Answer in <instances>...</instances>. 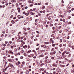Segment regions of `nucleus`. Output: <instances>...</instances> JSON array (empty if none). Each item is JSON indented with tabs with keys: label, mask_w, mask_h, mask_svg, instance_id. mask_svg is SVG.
Returning <instances> with one entry per match:
<instances>
[{
	"label": "nucleus",
	"mask_w": 74,
	"mask_h": 74,
	"mask_svg": "<svg viewBox=\"0 0 74 74\" xmlns=\"http://www.w3.org/2000/svg\"><path fill=\"white\" fill-rule=\"evenodd\" d=\"M64 55H65V53H64V52H63L62 53V56L63 58H65L64 56Z\"/></svg>",
	"instance_id": "1"
},
{
	"label": "nucleus",
	"mask_w": 74,
	"mask_h": 74,
	"mask_svg": "<svg viewBox=\"0 0 74 74\" xmlns=\"http://www.w3.org/2000/svg\"><path fill=\"white\" fill-rule=\"evenodd\" d=\"M8 61H9V62H12V60L10 59H8Z\"/></svg>",
	"instance_id": "2"
},
{
	"label": "nucleus",
	"mask_w": 74,
	"mask_h": 74,
	"mask_svg": "<svg viewBox=\"0 0 74 74\" xmlns=\"http://www.w3.org/2000/svg\"><path fill=\"white\" fill-rule=\"evenodd\" d=\"M17 10H18V12H21V10H20V8H18Z\"/></svg>",
	"instance_id": "3"
},
{
	"label": "nucleus",
	"mask_w": 74,
	"mask_h": 74,
	"mask_svg": "<svg viewBox=\"0 0 74 74\" xmlns=\"http://www.w3.org/2000/svg\"><path fill=\"white\" fill-rule=\"evenodd\" d=\"M18 19H21V18H23V16H20L18 18Z\"/></svg>",
	"instance_id": "4"
},
{
	"label": "nucleus",
	"mask_w": 74,
	"mask_h": 74,
	"mask_svg": "<svg viewBox=\"0 0 74 74\" xmlns=\"http://www.w3.org/2000/svg\"><path fill=\"white\" fill-rule=\"evenodd\" d=\"M27 32H25L24 33V34H25V35H27Z\"/></svg>",
	"instance_id": "5"
},
{
	"label": "nucleus",
	"mask_w": 74,
	"mask_h": 74,
	"mask_svg": "<svg viewBox=\"0 0 74 74\" xmlns=\"http://www.w3.org/2000/svg\"><path fill=\"white\" fill-rule=\"evenodd\" d=\"M71 54H69L68 55V57H69V58H70V57H71Z\"/></svg>",
	"instance_id": "6"
},
{
	"label": "nucleus",
	"mask_w": 74,
	"mask_h": 74,
	"mask_svg": "<svg viewBox=\"0 0 74 74\" xmlns=\"http://www.w3.org/2000/svg\"><path fill=\"white\" fill-rule=\"evenodd\" d=\"M26 60H27V61H29V60H30V59H29V58H26Z\"/></svg>",
	"instance_id": "7"
},
{
	"label": "nucleus",
	"mask_w": 74,
	"mask_h": 74,
	"mask_svg": "<svg viewBox=\"0 0 74 74\" xmlns=\"http://www.w3.org/2000/svg\"><path fill=\"white\" fill-rule=\"evenodd\" d=\"M26 74H29V71H27L26 72Z\"/></svg>",
	"instance_id": "8"
},
{
	"label": "nucleus",
	"mask_w": 74,
	"mask_h": 74,
	"mask_svg": "<svg viewBox=\"0 0 74 74\" xmlns=\"http://www.w3.org/2000/svg\"><path fill=\"white\" fill-rule=\"evenodd\" d=\"M62 22H60L58 23V25H62Z\"/></svg>",
	"instance_id": "9"
},
{
	"label": "nucleus",
	"mask_w": 74,
	"mask_h": 74,
	"mask_svg": "<svg viewBox=\"0 0 74 74\" xmlns=\"http://www.w3.org/2000/svg\"><path fill=\"white\" fill-rule=\"evenodd\" d=\"M30 56H32V57L34 56V54H31Z\"/></svg>",
	"instance_id": "10"
},
{
	"label": "nucleus",
	"mask_w": 74,
	"mask_h": 74,
	"mask_svg": "<svg viewBox=\"0 0 74 74\" xmlns=\"http://www.w3.org/2000/svg\"><path fill=\"white\" fill-rule=\"evenodd\" d=\"M9 64H10V67H12L13 66V65H12V64L11 65V64L10 63H9Z\"/></svg>",
	"instance_id": "11"
},
{
	"label": "nucleus",
	"mask_w": 74,
	"mask_h": 74,
	"mask_svg": "<svg viewBox=\"0 0 74 74\" xmlns=\"http://www.w3.org/2000/svg\"><path fill=\"white\" fill-rule=\"evenodd\" d=\"M69 53H70V52L69 51H66V54H69Z\"/></svg>",
	"instance_id": "12"
},
{
	"label": "nucleus",
	"mask_w": 74,
	"mask_h": 74,
	"mask_svg": "<svg viewBox=\"0 0 74 74\" xmlns=\"http://www.w3.org/2000/svg\"><path fill=\"white\" fill-rule=\"evenodd\" d=\"M45 7V6H44L42 8V10H44Z\"/></svg>",
	"instance_id": "13"
},
{
	"label": "nucleus",
	"mask_w": 74,
	"mask_h": 74,
	"mask_svg": "<svg viewBox=\"0 0 74 74\" xmlns=\"http://www.w3.org/2000/svg\"><path fill=\"white\" fill-rule=\"evenodd\" d=\"M55 50V49L54 48H52L51 49V51H53Z\"/></svg>",
	"instance_id": "14"
},
{
	"label": "nucleus",
	"mask_w": 74,
	"mask_h": 74,
	"mask_svg": "<svg viewBox=\"0 0 74 74\" xmlns=\"http://www.w3.org/2000/svg\"><path fill=\"white\" fill-rule=\"evenodd\" d=\"M48 58V56H47L45 57V59H47Z\"/></svg>",
	"instance_id": "15"
},
{
	"label": "nucleus",
	"mask_w": 74,
	"mask_h": 74,
	"mask_svg": "<svg viewBox=\"0 0 74 74\" xmlns=\"http://www.w3.org/2000/svg\"><path fill=\"white\" fill-rule=\"evenodd\" d=\"M21 53H23L24 52V50H22L21 51Z\"/></svg>",
	"instance_id": "16"
},
{
	"label": "nucleus",
	"mask_w": 74,
	"mask_h": 74,
	"mask_svg": "<svg viewBox=\"0 0 74 74\" xmlns=\"http://www.w3.org/2000/svg\"><path fill=\"white\" fill-rule=\"evenodd\" d=\"M34 41H37V38L35 39H34Z\"/></svg>",
	"instance_id": "17"
},
{
	"label": "nucleus",
	"mask_w": 74,
	"mask_h": 74,
	"mask_svg": "<svg viewBox=\"0 0 74 74\" xmlns=\"http://www.w3.org/2000/svg\"><path fill=\"white\" fill-rule=\"evenodd\" d=\"M45 5H48V2H47L45 4Z\"/></svg>",
	"instance_id": "18"
},
{
	"label": "nucleus",
	"mask_w": 74,
	"mask_h": 74,
	"mask_svg": "<svg viewBox=\"0 0 74 74\" xmlns=\"http://www.w3.org/2000/svg\"><path fill=\"white\" fill-rule=\"evenodd\" d=\"M23 73V72L22 71L20 72V74H22Z\"/></svg>",
	"instance_id": "19"
},
{
	"label": "nucleus",
	"mask_w": 74,
	"mask_h": 74,
	"mask_svg": "<svg viewBox=\"0 0 74 74\" xmlns=\"http://www.w3.org/2000/svg\"><path fill=\"white\" fill-rule=\"evenodd\" d=\"M72 48L73 49H74V46H73L72 47Z\"/></svg>",
	"instance_id": "20"
},
{
	"label": "nucleus",
	"mask_w": 74,
	"mask_h": 74,
	"mask_svg": "<svg viewBox=\"0 0 74 74\" xmlns=\"http://www.w3.org/2000/svg\"><path fill=\"white\" fill-rule=\"evenodd\" d=\"M51 59L53 60V59H54V57H51Z\"/></svg>",
	"instance_id": "21"
},
{
	"label": "nucleus",
	"mask_w": 74,
	"mask_h": 74,
	"mask_svg": "<svg viewBox=\"0 0 74 74\" xmlns=\"http://www.w3.org/2000/svg\"><path fill=\"white\" fill-rule=\"evenodd\" d=\"M35 55H36V56H37V52H35Z\"/></svg>",
	"instance_id": "22"
},
{
	"label": "nucleus",
	"mask_w": 74,
	"mask_h": 74,
	"mask_svg": "<svg viewBox=\"0 0 74 74\" xmlns=\"http://www.w3.org/2000/svg\"><path fill=\"white\" fill-rule=\"evenodd\" d=\"M34 34H35V33H34V32H32V35H34Z\"/></svg>",
	"instance_id": "23"
},
{
	"label": "nucleus",
	"mask_w": 74,
	"mask_h": 74,
	"mask_svg": "<svg viewBox=\"0 0 74 74\" xmlns=\"http://www.w3.org/2000/svg\"><path fill=\"white\" fill-rule=\"evenodd\" d=\"M16 73H19V70H18V71H17Z\"/></svg>",
	"instance_id": "24"
},
{
	"label": "nucleus",
	"mask_w": 74,
	"mask_h": 74,
	"mask_svg": "<svg viewBox=\"0 0 74 74\" xmlns=\"http://www.w3.org/2000/svg\"><path fill=\"white\" fill-rule=\"evenodd\" d=\"M5 7V5H3L2 6V7L3 8H4V7Z\"/></svg>",
	"instance_id": "25"
},
{
	"label": "nucleus",
	"mask_w": 74,
	"mask_h": 74,
	"mask_svg": "<svg viewBox=\"0 0 74 74\" xmlns=\"http://www.w3.org/2000/svg\"><path fill=\"white\" fill-rule=\"evenodd\" d=\"M17 42H21V41H19L18 40H17Z\"/></svg>",
	"instance_id": "26"
},
{
	"label": "nucleus",
	"mask_w": 74,
	"mask_h": 74,
	"mask_svg": "<svg viewBox=\"0 0 74 74\" xmlns=\"http://www.w3.org/2000/svg\"><path fill=\"white\" fill-rule=\"evenodd\" d=\"M45 43L46 44H49V42H45Z\"/></svg>",
	"instance_id": "27"
},
{
	"label": "nucleus",
	"mask_w": 74,
	"mask_h": 74,
	"mask_svg": "<svg viewBox=\"0 0 74 74\" xmlns=\"http://www.w3.org/2000/svg\"><path fill=\"white\" fill-rule=\"evenodd\" d=\"M62 66V67H64L65 65H61Z\"/></svg>",
	"instance_id": "28"
},
{
	"label": "nucleus",
	"mask_w": 74,
	"mask_h": 74,
	"mask_svg": "<svg viewBox=\"0 0 74 74\" xmlns=\"http://www.w3.org/2000/svg\"><path fill=\"white\" fill-rule=\"evenodd\" d=\"M49 20H51V17H49L48 18Z\"/></svg>",
	"instance_id": "29"
},
{
	"label": "nucleus",
	"mask_w": 74,
	"mask_h": 74,
	"mask_svg": "<svg viewBox=\"0 0 74 74\" xmlns=\"http://www.w3.org/2000/svg\"><path fill=\"white\" fill-rule=\"evenodd\" d=\"M11 48H12V49H13V48H14V46H11Z\"/></svg>",
	"instance_id": "30"
},
{
	"label": "nucleus",
	"mask_w": 74,
	"mask_h": 74,
	"mask_svg": "<svg viewBox=\"0 0 74 74\" xmlns=\"http://www.w3.org/2000/svg\"><path fill=\"white\" fill-rule=\"evenodd\" d=\"M36 37H39V35L38 34L36 36Z\"/></svg>",
	"instance_id": "31"
},
{
	"label": "nucleus",
	"mask_w": 74,
	"mask_h": 74,
	"mask_svg": "<svg viewBox=\"0 0 74 74\" xmlns=\"http://www.w3.org/2000/svg\"><path fill=\"white\" fill-rule=\"evenodd\" d=\"M19 21V20L18 19H16L15 20V22H17V21Z\"/></svg>",
	"instance_id": "32"
},
{
	"label": "nucleus",
	"mask_w": 74,
	"mask_h": 74,
	"mask_svg": "<svg viewBox=\"0 0 74 74\" xmlns=\"http://www.w3.org/2000/svg\"><path fill=\"white\" fill-rule=\"evenodd\" d=\"M33 6V5L32 4H31L30 5V7H32V6Z\"/></svg>",
	"instance_id": "33"
},
{
	"label": "nucleus",
	"mask_w": 74,
	"mask_h": 74,
	"mask_svg": "<svg viewBox=\"0 0 74 74\" xmlns=\"http://www.w3.org/2000/svg\"><path fill=\"white\" fill-rule=\"evenodd\" d=\"M44 47V45H42L41 46V48H42V47Z\"/></svg>",
	"instance_id": "34"
},
{
	"label": "nucleus",
	"mask_w": 74,
	"mask_h": 74,
	"mask_svg": "<svg viewBox=\"0 0 74 74\" xmlns=\"http://www.w3.org/2000/svg\"><path fill=\"white\" fill-rule=\"evenodd\" d=\"M67 50H68V51H70V48H68Z\"/></svg>",
	"instance_id": "35"
},
{
	"label": "nucleus",
	"mask_w": 74,
	"mask_h": 74,
	"mask_svg": "<svg viewBox=\"0 0 74 74\" xmlns=\"http://www.w3.org/2000/svg\"><path fill=\"white\" fill-rule=\"evenodd\" d=\"M63 22H66V20L65 19H64L62 20Z\"/></svg>",
	"instance_id": "36"
},
{
	"label": "nucleus",
	"mask_w": 74,
	"mask_h": 74,
	"mask_svg": "<svg viewBox=\"0 0 74 74\" xmlns=\"http://www.w3.org/2000/svg\"><path fill=\"white\" fill-rule=\"evenodd\" d=\"M12 51H9V52L10 53H12Z\"/></svg>",
	"instance_id": "37"
},
{
	"label": "nucleus",
	"mask_w": 74,
	"mask_h": 74,
	"mask_svg": "<svg viewBox=\"0 0 74 74\" xmlns=\"http://www.w3.org/2000/svg\"><path fill=\"white\" fill-rule=\"evenodd\" d=\"M55 45V44H53L52 45V46L53 47H54Z\"/></svg>",
	"instance_id": "38"
},
{
	"label": "nucleus",
	"mask_w": 74,
	"mask_h": 74,
	"mask_svg": "<svg viewBox=\"0 0 74 74\" xmlns=\"http://www.w3.org/2000/svg\"><path fill=\"white\" fill-rule=\"evenodd\" d=\"M60 42H62V40L60 39Z\"/></svg>",
	"instance_id": "39"
},
{
	"label": "nucleus",
	"mask_w": 74,
	"mask_h": 74,
	"mask_svg": "<svg viewBox=\"0 0 74 74\" xmlns=\"http://www.w3.org/2000/svg\"><path fill=\"white\" fill-rule=\"evenodd\" d=\"M13 18V15H12L11 16H10V18Z\"/></svg>",
	"instance_id": "40"
},
{
	"label": "nucleus",
	"mask_w": 74,
	"mask_h": 74,
	"mask_svg": "<svg viewBox=\"0 0 74 74\" xmlns=\"http://www.w3.org/2000/svg\"><path fill=\"white\" fill-rule=\"evenodd\" d=\"M3 36H4V35L3 34L1 35V37H2Z\"/></svg>",
	"instance_id": "41"
},
{
	"label": "nucleus",
	"mask_w": 74,
	"mask_h": 74,
	"mask_svg": "<svg viewBox=\"0 0 74 74\" xmlns=\"http://www.w3.org/2000/svg\"><path fill=\"white\" fill-rule=\"evenodd\" d=\"M56 22H57V21H58V19H56Z\"/></svg>",
	"instance_id": "42"
},
{
	"label": "nucleus",
	"mask_w": 74,
	"mask_h": 74,
	"mask_svg": "<svg viewBox=\"0 0 74 74\" xmlns=\"http://www.w3.org/2000/svg\"><path fill=\"white\" fill-rule=\"evenodd\" d=\"M23 67V65L22 64H21V68H22Z\"/></svg>",
	"instance_id": "43"
},
{
	"label": "nucleus",
	"mask_w": 74,
	"mask_h": 74,
	"mask_svg": "<svg viewBox=\"0 0 74 74\" xmlns=\"http://www.w3.org/2000/svg\"><path fill=\"white\" fill-rule=\"evenodd\" d=\"M36 10V8H34L33 10V11H35V10Z\"/></svg>",
	"instance_id": "44"
},
{
	"label": "nucleus",
	"mask_w": 74,
	"mask_h": 74,
	"mask_svg": "<svg viewBox=\"0 0 74 74\" xmlns=\"http://www.w3.org/2000/svg\"><path fill=\"white\" fill-rule=\"evenodd\" d=\"M40 13H42V12H43V11H42V10H41L40 11Z\"/></svg>",
	"instance_id": "45"
},
{
	"label": "nucleus",
	"mask_w": 74,
	"mask_h": 74,
	"mask_svg": "<svg viewBox=\"0 0 74 74\" xmlns=\"http://www.w3.org/2000/svg\"><path fill=\"white\" fill-rule=\"evenodd\" d=\"M62 44H60V45H59V47H62Z\"/></svg>",
	"instance_id": "46"
},
{
	"label": "nucleus",
	"mask_w": 74,
	"mask_h": 74,
	"mask_svg": "<svg viewBox=\"0 0 74 74\" xmlns=\"http://www.w3.org/2000/svg\"><path fill=\"white\" fill-rule=\"evenodd\" d=\"M32 1H29V3H31L32 2Z\"/></svg>",
	"instance_id": "47"
},
{
	"label": "nucleus",
	"mask_w": 74,
	"mask_h": 74,
	"mask_svg": "<svg viewBox=\"0 0 74 74\" xmlns=\"http://www.w3.org/2000/svg\"><path fill=\"white\" fill-rule=\"evenodd\" d=\"M23 44H25V42L23 41V42H22Z\"/></svg>",
	"instance_id": "48"
},
{
	"label": "nucleus",
	"mask_w": 74,
	"mask_h": 74,
	"mask_svg": "<svg viewBox=\"0 0 74 74\" xmlns=\"http://www.w3.org/2000/svg\"><path fill=\"white\" fill-rule=\"evenodd\" d=\"M21 48H20V47H18V48H17V49H18V50H19V49H20Z\"/></svg>",
	"instance_id": "49"
},
{
	"label": "nucleus",
	"mask_w": 74,
	"mask_h": 74,
	"mask_svg": "<svg viewBox=\"0 0 74 74\" xmlns=\"http://www.w3.org/2000/svg\"><path fill=\"white\" fill-rule=\"evenodd\" d=\"M53 39L52 38H51L50 39V41H52V40Z\"/></svg>",
	"instance_id": "50"
},
{
	"label": "nucleus",
	"mask_w": 74,
	"mask_h": 74,
	"mask_svg": "<svg viewBox=\"0 0 74 74\" xmlns=\"http://www.w3.org/2000/svg\"><path fill=\"white\" fill-rule=\"evenodd\" d=\"M69 38L70 37L69 36H68L67 37V39H69Z\"/></svg>",
	"instance_id": "51"
},
{
	"label": "nucleus",
	"mask_w": 74,
	"mask_h": 74,
	"mask_svg": "<svg viewBox=\"0 0 74 74\" xmlns=\"http://www.w3.org/2000/svg\"><path fill=\"white\" fill-rule=\"evenodd\" d=\"M71 18V17L70 16H69L68 17V18L69 19H70V18Z\"/></svg>",
	"instance_id": "52"
},
{
	"label": "nucleus",
	"mask_w": 74,
	"mask_h": 74,
	"mask_svg": "<svg viewBox=\"0 0 74 74\" xmlns=\"http://www.w3.org/2000/svg\"><path fill=\"white\" fill-rule=\"evenodd\" d=\"M28 57H29V58H31V56H30V55H29L28 56Z\"/></svg>",
	"instance_id": "53"
},
{
	"label": "nucleus",
	"mask_w": 74,
	"mask_h": 74,
	"mask_svg": "<svg viewBox=\"0 0 74 74\" xmlns=\"http://www.w3.org/2000/svg\"><path fill=\"white\" fill-rule=\"evenodd\" d=\"M9 43H10V44H12V41H10V42H9Z\"/></svg>",
	"instance_id": "54"
},
{
	"label": "nucleus",
	"mask_w": 74,
	"mask_h": 74,
	"mask_svg": "<svg viewBox=\"0 0 74 74\" xmlns=\"http://www.w3.org/2000/svg\"><path fill=\"white\" fill-rule=\"evenodd\" d=\"M59 63L60 64V63H62V61H59Z\"/></svg>",
	"instance_id": "55"
},
{
	"label": "nucleus",
	"mask_w": 74,
	"mask_h": 74,
	"mask_svg": "<svg viewBox=\"0 0 74 74\" xmlns=\"http://www.w3.org/2000/svg\"><path fill=\"white\" fill-rule=\"evenodd\" d=\"M2 4H4V1H3L1 2Z\"/></svg>",
	"instance_id": "56"
},
{
	"label": "nucleus",
	"mask_w": 74,
	"mask_h": 74,
	"mask_svg": "<svg viewBox=\"0 0 74 74\" xmlns=\"http://www.w3.org/2000/svg\"><path fill=\"white\" fill-rule=\"evenodd\" d=\"M71 22H69V23H68V24L69 25H70V24H71Z\"/></svg>",
	"instance_id": "57"
},
{
	"label": "nucleus",
	"mask_w": 74,
	"mask_h": 74,
	"mask_svg": "<svg viewBox=\"0 0 74 74\" xmlns=\"http://www.w3.org/2000/svg\"><path fill=\"white\" fill-rule=\"evenodd\" d=\"M62 32V30L60 31L59 33H61Z\"/></svg>",
	"instance_id": "58"
},
{
	"label": "nucleus",
	"mask_w": 74,
	"mask_h": 74,
	"mask_svg": "<svg viewBox=\"0 0 74 74\" xmlns=\"http://www.w3.org/2000/svg\"><path fill=\"white\" fill-rule=\"evenodd\" d=\"M61 27H62L61 26H60L58 27V29H61Z\"/></svg>",
	"instance_id": "59"
},
{
	"label": "nucleus",
	"mask_w": 74,
	"mask_h": 74,
	"mask_svg": "<svg viewBox=\"0 0 74 74\" xmlns=\"http://www.w3.org/2000/svg\"><path fill=\"white\" fill-rule=\"evenodd\" d=\"M55 64H53L52 65V66H53V67H54V66H55Z\"/></svg>",
	"instance_id": "60"
},
{
	"label": "nucleus",
	"mask_w": 74,
	"mask_h": 74,
	"mask_svg": "<svg viewBox=\"0 0 74 74\" xmlns=\"http://www.w3.org/2000/svg\"><path fill=\"white\" fill-rule=\"evenodd\" d=\"M74 67V64H73L72 65V67Z\"/></svg>",
	"instance_id": "61"
},
{
	"label": "nucleus",
	"mask_w": 74,
	"mask_h": 74,
	"mask_svg": "<svg viewBox=\"0 0 74 74\" xmlns=\"http://www.w3.org/2000/svg\"><path fill=\"white\" fill-rule=\"evenodd\" d=\"M37 21H38V19H36L35 20V22H37Z\"/></svg>",
	"instance_id": "62"
},
{
	"label": "nucleus",
	"mask_w": 74,
	"mask_h": 74,
	"mask_svg": "<svg viewBox=\"0 0 74 74\" xmlns=\"http://www.w3.org/2000/svg\"><path fill=\"white\" fill-rule=\"evenodd\" d=\"M53 33H55V31H53Z\"/></svg>",
	"instance_id": "63"
},
{
	"label": "nucleus",
	"mask_w": 74,
	"mask_h": 74,
	"mask_svg": "<svg viewBox=\"0 0 74 74\" xmlns=\"http://www.w3.org/2000/svg\"><path fill=\"white\" fill-rule=\"evenodd\" d=\"M46 70L44 71V73H46Z\"/></svg>",
	"instance_id": "64"
}]
</instances>
